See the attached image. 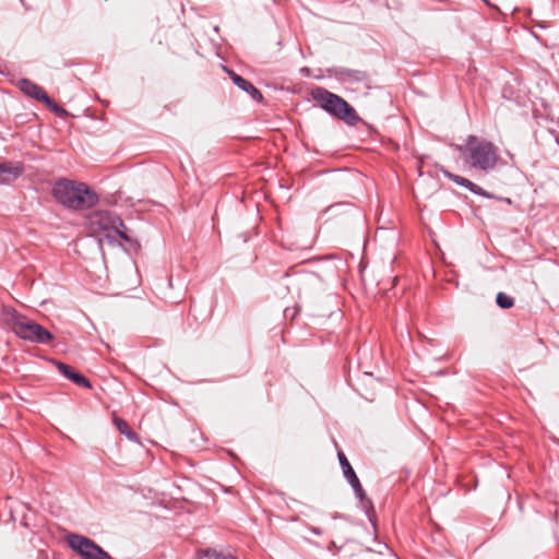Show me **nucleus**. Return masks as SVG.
<instances>
[{
    "instance_id": "nucleus-21",
    "label": "nucleus",
    "mask_w": 559,
    "mask_h": 559,
    "mask_svg": "<svg viewBox=\"0 0 559 559\" xmlns=\"http://www.w3.org/2000/svg\"><path fill=\"white\" fill-rule=\"evenodd\" d=\"M312 532H313L314 534H317V535H320V534H321V532H320V530H319V528H312Z\"/></svg>"
},
{
    "instance_id": "nucleus-5",
    "label": "nucleus",
    "mask_w": 559,
    "mask_h": 559,
    "mask_svg": "<svg viewBox=\"0 0 559 559\" xmlns=\"http://www.w3.org/2000/svg\"><path fill=\"white\" fill-rule=\"evenodd\" d=\"M311 97L324 111L350 126L359 120L355 109L344 98L323 87L312 88Z\"/></svg>"
},
{
    "instance_id": "nucleus-2",
    "label": "nucleus",
    "mask_w": 559,
    "mask_h": 559,
    "mask_svg": "<svg viewBox=\"0 0 559 559\" xmlns=\"http://www.w3.org/2000/svg\"><path fill=\"white\" fill-rule=\"evenodd\" d=\"M52 194L63 206L72 210H86L98 200L96 193L84 183L62 179L55 183Z\"/></svg>"
},
{
    "instance_id": "nucleus-11",
    "label": "nucleus",
    "mask_w": 559,
    "mask_h": 559,
    "mask_svg": "<svg viewBox=\"0 0 559 559\" xmlns=\"http://www.w3.org/2000/svg\"><path fill=\"white\" fill-rule=\"evenodd\" d=\"M337 456L345 478L347 480L354 478L356 476V473L353 469L352 465L349 464L348 460L346 459L345 454L343 452H338Z\"/></svg>"
},
{
    "instance_id": "nucleus-19",
    "label": "nucleus",
    "mask_w": 559,
    "mask_h": 559,
    "mask_svg": "<svg viewBox=\"0 0 559 559\" xmlns=\"http://www.w3.org/2000/svg\"><path fill=\"white\" fill-rule=\"evenodd\" d=\"M70 380L72 382H74L75 384L83 386V388L90 389L92 386L90 380L87 378H85L84 376L78 373L76 371Z\"/></svg>"
},
{
    "instance_id": "nucleus-13",
    "label": "nucleus",
    "mask_w": 559,
    "mask_h": 559,
    "mask_svg": "<svg viewBox=\"0 0 559 559\" xmlns=\"http://www.w3.org/2000/svg\"><path fill=\"white\" fill-rule=\"evenodd\" d=\"M203 556L206 559H237L231 554H225L216 549H206L203 551Z\"/></svg>"
},
{
    "instance_id": "nucleus-20",
    "label": "nucleus",
    "mask_w": 559,
    "mask_h": 559,
    "mask_svg": "<svg viewBox=\"0 0 559 559\" xmlns=\"http://www.w3.org/2000/svg\"><path fill=\"white\" fill-rule=\"evenodd\" d=\"M469 191H472L473 193L478 194V195L489 197V194L481 187H479L477 185H475V187H472L469 189Z\"/></svg>"
},
{
    "instance_id": "nucleus-9",
    "label": "nucleus",
    "mask_w": 559,
    "mask_h": 559,
    "mask_svg": "<svg viewBox=\"0 0 559 559\" xmlns=\"http://www.w3.org/2000/svg\"><path fill=\"white\" fill-rule=\"evenodd\" d=\"M19 86L25 95H27L36 100H39V102L48 100V95L44 91V88L27 79H22L19 82Z\"/></svg>"
},
{
    "instance_id": "nucleus-7",
    "label": "nucleus",
    "mask_w": 559,
    "mask_h": 559,
    "mask_svg": "<svg viewBox=\"0 0 559 559\" xmlns=\"http://www.w3.org/2000/svg\"><path fill=\"white\" fill-rule=\"evenodd\" d=\"M225 72L229 75L231 81L237 85L240 90L246 92L252 99L260 102L262 99L261 92L249 81L238 75L233 70L224 67Z\"/></svg>"
},
{
    "instance_id": "nucleus-14",
    "label": "nucleus",
    "mask_w": 559,
    "mask_h": 559,
    "mask_svg": "<svg viewBox=\"0 0 559 559\" xmlns=\"http://www.w3.org/2000/svg\"><path fill=\"white\" fill-rule=\"evenodd\" d=\"M496 301L502 309H510L514 305V299L504 293H498Z\"/></svg>"
},
{
    "instance_id": "nucleus-3",
    "label": "nucleus",
    "mask_w": 559,
    "mask_h": 559,
    "mask_svg": "<svg viewBox=\"0 0 559 559\" xmlns=\"http://www.w3.org/2000/svg\"><path fill=\"white\" fill-rule=\"evenodd\" d=\"M463 155L473 168L488 171L496 167L499 159V150L489 141L468 135Z\"/></svg>"
},
{
    "instance_id": "nucleus-12",
    "label": "nucleus",
    "mask_w": 559,
    "mask_h": 559,
    "mask_svg": "<svg viewBox=\"0 0 559 559\" xmlns=\"http://www.w3.org/2000/svg\"><path fill=\"white\" fill-rule=\"evenodd\" d=\"M114 423H115L117 429L120 431V433L127 436V438L130 440L135 439V433L130 429V427L126 420H123L119 417H115Z\"/></svg>"
},
{
    "instance_id": "nucleus-10",
    "label": "nucleus",
    "mask_w": 559,
    "mask_h": 559,
    "mask_svg": "<svg viewBox=\"0 0 559 559\" xmlns=\"http://www.w3.org/2000/svg\"><path fill=\"white\" fill-rule=\"evenodd\" d=\"M334 76L341 81L354 82L365 79V73L358 70H350L346 68H333L329 70Z\"/></svg>"
},
{
    "instance_id": "nucleus-17",
    "label": "nucleus",
    "mask_w": 559,
    "mask_h": 559,
    "mask_svg": "<svg viewBox=\"0 0 559 559\" xmlns=\"http://www.w3.org/2000/svg\"><path fill=\"white\" fill-rule=\"evenodd\" d=\"M348 483L350 484L352 488L354 489L356 497L362 501L365 499V492H364V489L361 487V484H360L357 475L354 478L348 479Z\"/></svg>"
},
{
    "instance_id": "nucleus-4",
    "label": "nucleus",
    "mask_w": 559,
    "mask_h": 559,
    "mask_svg": "<svg viewBox=\"0 0 559 559\" xmlns=\"http://www.w3.org/2000/svg\"><path fill=\"white\" fill-rule=\"evenodd\" d=\"M87 222L90 231L98 238L99 242H102L103 239L112 242L118 237L123 240H129L127 227L123 222L108 211H94L88 215Z\"/></svg>"
},
{
    "instance_id": "nucleus-6",
    "label": "nucleus",
    "mask_w": 559,
    "mask_h": 559,
    "mask_svg": "<svg viewBox=\"0 0 559 559\" xmlns=\"http://www.w3.org/2000/svg\"><path fill=\"white\" fill-rule=\"evenodd\" d=\"M68 544L82 559H112L102 547L87 537L71 534L68 536Z\"/></svg>"
},
{
    "instance_id": "nucleus-16",
    "label": "nucleus",
    "mask_w": 559,
    "mask_h": 559,
    "mask_svg": "<svg viewBox=\"0 0 559 559\" xmlns=\"http://www.w3.org/2000/svg\"><path fill=\"white\" fill-rule=\"evenodd\" d=\"M447 177L450 178L452 181H454L455 183H457L459 186H462V187H465L467 188L468 190L472 188V187H475V183L472 182L471 180L464 178V177H461V176H457V175H454V174H451V173H445Z\"/></svg>"
},
{
    "instance_id": "nucleus-18",
    "label": "nucleus",
    "mask_w": 559,
    "mask_h": 559,
    "mask_svg": "<svg viewBox=\"0 0 559 559\" xmlns=\"http://www.w3.org/2000/svg\"><path fill=\"white\" fill-rule=\"evenodd\" d=\"M55 365H56L58 371L69 380L75 373V371L67 364H63L60 361H55Z\"/></svg>"
},
{
    "instance_id": "nucleus-15",
    "label": "nucleus",
    "mask_w": 559,
    "mask_h": 559,
    "mask_svg": "<svg viewBox=\"0 0 559 559\" xmlns=\"http://www.w3.org/2000/svg\"><path fill=\"white\" fill-rule=\"evenodd\" d=\"M52 112H55L57 116L59 117H67L68 116V111L62 108L61 106H59L57 103H55L49 96H48V100H44L43 102Z\"/></svg>"
},
{
    "instance_id": "nucleus-1",
    "label": "nucleus",
    "mask_w": 559,
    "mask_h": 559,
    "mask_svg": "<svg viewBox=\"0 0 559 559\" xmlns=\"http://www.w3.org/2000/svg\"><path fill=\"white\" fill-rule=\"evenodd\" d=\"M1 320L9 330L24 341L48 344L53 340V335L47 329L13 308H3Z\"/></svg>"
},
{
    "instance_id": "nucleus-8",
    "label": "nucleus",
    "mask_w": 559,
    "mask_h": 559,
    "mask_svg": "<svg viewBox=\"0 0 559 559\" xmlns=\"http://www.w3.org/2000/svg\"><path fill=\"white\" fill-rule=\"evenodd\" d=\"M24 171V166L20 162L0 163V183H8L15 180Z\"/></svg>"
}]
</instances>
